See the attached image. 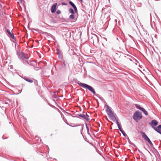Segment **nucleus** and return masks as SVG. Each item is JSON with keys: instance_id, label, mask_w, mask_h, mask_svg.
Listing matches in <instances>:
<instances>
[{"instance_id": "nucleus-1", "label": "nucleus", "mask_w": 161, "mask_h": 161, "mask_svg": "<svg viewBox=\"0 0 161 161\" xmlns=\"http://www.w3.org/2000/svg\"><path fill=\"white\" fill-rule=\"evenodd\" d=\"M75 82L84 88L88 90L93 94H95V90L91 86L84 83L80 82L77 79L75 80Z\"/></svg>"}, {"instance_id": "nucleus-35", "label": "nucleus", "mask_w": 161, "mask_h": 161, "mask_svg": "<svg viewBox=\"0 0 161 161\" xmlns=\"http://www.w3.org/2000/svg\"><path fill=\"white\" fill-rule=\"evenodd\" d=\"M35 85L36 86H37L38 85V83H37V81H36L35 82Z\"/></svg>"}, {"instance_id": "nucleus-11", "label": "nucleus", "mask_w": 161, "mask_h": 161, "mask_svg": "<svg viewBox=\"0 0 161 161\" xmlns=\"http://www.w3.org/2000/svg\"><path fill=\"white\" fill-rule=\"evenodd\" d=\"M69 4H70L71 6L73 8L74 10H75V12L77 13L78 10L77 7H76V5L74 4V3L71 1H69Z\"/></svg>"}, {"instance_id": "nucleus-32", "label": "nucleus", "mask_w": 161, "mask_h": 161, "mask_svg": "<svg viewBox=\"0 0 161 161\" xmlns=\"http://www.w3.org/2000/svg\"><path fill=\"white\" fill-rule=\"evenodd\" d=\"M61 5H62L66 6V5H68V4L67 3L63 2L61 3Z\"/></svg>"}, {"instance_id": "nucleus-44", "label": "nucleus", "mask_w": 161, "mask_h": 161, "mask_svg": "<svg viewBox=\"0 0 161 161\" xmlns=\"http://www.w3.org/2000/svg\"><path fill=\"white\" fill-rule=\"evenodd\" d=\"M133 18L134 19V23H135V22H136L135 19H134V18L133 16Z\"/></svg>"}, {"instance_id": "nucleus-50", "label": "nucleus", "mask_w": 161, "mask_h": 161, "mask_svg": "<svg viewBox=\"0 0 161 161\" xmlns=\"http://www.w3.org/2000/svg\"><path fill=\"white\" fill-rule=\"evenodd\" d=\"M65 123L68 125H69L68 123H67L65 121Z\"/></svg>"}, {"instance_id": "nucleus-15", "label": "nucleus", "mask_w": 161, "mask_h": 161, "mask_svg": "<svg viewBox=\"0 0 161 161\" xmlns=\"http://www.w3.org/2000/svg\"><path fill=\"white\" fill-rule=\"evenodd\" d=\"M83 8L85 9L87 11H89L90 10V6L89 5H86V6H83Z\"/></svg>"}, {"instance_id": "nucleus-37", "label": "nucleus", "mask_w": 161, "mask_h": 161, "mask_svg": "<svg viewBox=\"0 0 161 161\" xmlns=\"http://www.w3.org/2000/svg\"><path fill=\"white\" fill-rule=\"evenodd\" d=\"M66 113L69 115V116H72V115L71 114H70V113H68L67 112H66Z\"/></svg>"}, {"instance_id": "nucleus-33", "label": "nucleus", "mask_w": 161, "mask_h": 161, "mask_svg": "<svg viewBox=\"0 0 161 161\" xmlns=\"http://www.w3.org/2000/svg\"><path fill=\"white\" fill-rule=\"evenodd\" d=\"M61 13V11L59 10H58L56 12V13L58 14H60Z\"/></svg>"}, {"instance_id": "nucleus-59", "label": "nucleus", "mask_w": 161, "mask_h": 161, "mask_svg": "<svg viewBox=\"0 0 161 161\" xmlns=\"http://www.w3.org/2000/svg\"><path fill=\"white\" fill-rule=\"evenodd\" d=\"M133 1H134V2H135V1H134V0H133Z\"/></svg>"}, {"instance_id": "nucleus-13", "label": "nucleus", "mask_w": 161, "mask_h": 161, "mask_svg": "<svg viewBox=\"0 0 161 161\" xmlns=\"http://www.w3.org/2000/svg\"><path fill=\"white\" fill-rule=\"evenodd\" d=\"M4 103L6 104H8L9 105L11 102V100L8 98H6L4 101Z\"/></svg>"}, {"instance_id": "nucleus-14", "label": "nucleus", "mask_w": 161, "mask_h": 161, "mask_svg": "<svg viewBox=\"0 0 161 161\" xmlns=\"http://www.w3.org/2000/svg\"><path fill=\"white\" fill-rule=\"evenodd\" d=\"M69 11L70 13H71L72 14H75V13H77L75 12V10H74L72 8H69Z\"/></svg>"}, {"instance_id": "nucleus-18", "label": "nucleus", "mask_w": 161, "mask_h": 161, "mask_svg": "<svg viewBox=\"0 0 161 161\" xmlns=\"http://www.w3.org/2000/svg\"><path fill=\"white\" fill-rule=\"evenodd\" d=\"M23 79L25 80L26 81H27V82H29V83H32L33 82V80H31V79H29L28 78H25V77H24L23 78Z\"/></svg>"}, {"instance_id": "nucleus-52", "label": "nucleus", "mask_w": 161, "mask_h": 161, "mask_svg": "<svg viewBox=\"0 0 161 161\" xmlns=\"http://www.w3.org/2000/svg\"><path fill=\"white\" fill-rule=\"evenodd\" d=\"M32 62H33L34 64H36V63L34 61H32Z\"/></svg>"}, {"instance_id": "nucleus-26", "label": "nucleus", "mask_w": 161, "mask_h": 161, "mask_svg": "<svg viewBox=\"0 0 161 161\" xmlns=\"http://www.w3.org/2000/svg\"><path fill=\"white\" fill-rule=\"evenodd\" d=\"M21 61L23 62V63L25 64H28V62L27 60H25L24 58L23 59V60Z\"/></svg>"}, {"instance_id": "nucleus-31", "label": "nucleus", "mask_w": 161, "mask_h": 161, "mask_svg": "<svg viewBox=\"0 0 161 161\" xmlns=\"http://www.w3.org/2000/svg\"><path fill=\"white\" fill-rule=\"evenodd\" d=\"M117 126L119 130L122 129L121 128V125L120 124L117 125Z\"/></svg>"}, {"instance_id": "nucleus-42", "label": "nucleus", "mask_w": 161, "mask_h": 161, "mask_svg": "<svg viewBox=\"0 0 161 161\" xmlns=\"http://www.w3.org/2000/svg\"><path fill=\"white\" fill-rule=\"evenodd\" d=\"M150 19H151V20H152V18L151 17V14H150Z\"/></svg>"}, {"instance_id": "nucleus-39", "label": "nucleus", "mask_w": 161, "mask_h": 161, "mask_svg": "<svg viewBox=\"0 0 161 161\" xmlns=\"http://www.w3.org/2000/svg\"><path fill=\"white\" fill-rule=\"evenodd\" d=\"M157 132L161 135V131L158 130V132Z\"/></svg>"}, {"instance_id": "nucleus-5", "label": "nucleus", "mask_w": 161, "mask_h": 161, "mask_svg": "<svg viewBox=\"0 0 161 161\" xmlns=\"http://www.w3.org/2000/svg\"><path fill=\"white\" fill-rule=\"evenodd\" d=\"M140 133L142 137L144 138V139L147 141L149 143H150L152 142L149 139V137L147 136L145 132L141 131H140Z\"/></svg>"}, {"instance_id": "nucleus-48", "label": "nucleus", "mask_w": 161, "mask_h": 161, "mask_svg": "<svg viewBox=\"0 0 161 161\" xmlns=\"http://www.w3.org/2000/svg\"><path fill=\"white\" fill-rule=\"evenodd\" d=\"M144 148H145L146 150H147V151H148V150H147V149L145 147V146H144Z\"/></svg>"}, {"instance_id": "nucleus-2", "label": "nucleus", "mask_w": 161, "mask_h": 161, "mask_svg": "<svg viewBox=\"0 0 161 161\" xmlns=\"http://www.w3.org/2000/svg\"><path fill=\"white\" fill-rule=\"evenodd\" d=\"M105 106L106 107V111L107 113L108 117H109L111 120L114 122H115L116 120V119L113 112L108 105H106Z\"/></svg>"}, {"instance_id": "nucleus-12", "label": "nucleus", "mask_w": 161, "mask_h": 161, "mask_svg": "<svg viewBox=\"0 0 161 161\" xmlns=\"http://www.w3.org/2000/svg\"><path fill=\"white\" fill-rule=\"evenodd\" d=\"M92 37L93 38V39L94 42H95V43H98L99 39L98 37L96 35H94V36Z\"/></svg>"}, {"instance_id": "nucleus-40", "label": "nucleus", "mask_w": 161, "mask_h": 161, "mask_svg": "<svg viewBox=\"0 0 161 161\" xmlns=\"http://www.w3.org/2000/svg\"><path fill=\"white\" fill-rule=\"evenodd\" d=\"M52 22H53L54 24H55V23H56V21H54L53 20L52 21Z\"/></svg>"}, {"instance_id": "nucleus-46", "label": "nucleus", "mask_w": 161, "mask_h": 161, "mask_svg": "<svg viewBox=\"0 0 161 161\" xmlns=\"http://www.w3.org/2000/svg\"><path fill=\"white\" fill-rule=\"evenodd\" d=\"M104 9L103 8H102V10L101 11V12H102V13H103V11Z\"/></svg>"}, {"instance_id": "nucleus-47", "label": "nucleus", "mask_w": 161, "mask_h": 161, "mask_svg": "<svg viewBox=\"0 0 161 161\" xmlns=\"http://www.w3.org/2000/svg\"><path fill=\"white\" fill-rule=\"evenodd\" d=\"M19 2H20L21 3L22 2V0H19Z\"/></svg>"}, {"instance_id": "nucleus-56", "label": "nucleus", "mask_w": 161, "mask_h": 161, "mask_svg": "<svg viewBox=\"0 0 161 161\" xmlns=\"http://www.w3.org/2000/svg\"><path fill=\"white\" fill-rule=\"evenodd\" d=\"M133 64H135L134 62H133Z\"/></svg>"}, {"instance_id": "nucleus-6", "label": "nucleus", "mask_w": 161, "mask_h": 161, "mask_svg": "<svg viewBox=\"0 0 161 161\" xmlns=\"http://www.w3.org/2000/svg\"><path fill=\"white\" fill-rule=\"evenodd\" d=\"M149 124L150 125L152 128L155 130V129L156 128L155 126L158 125V122L156 120L153 119L152 120L151 122L149 123Z\"/></svg>"}, {"instance_id": "nucleus-49", "label": "nucleus", "mask_w": 161, "mask_h": 161, "mask_svg": "<svg viewBox=\"0 0 161 161\" xmlns=\"http://www.w3.org/2000/svg\"><path fill=\"white\" fill-rule=\"evenodd\" d=\"M132 59H133V57H131V62H133V60H132Z\"/></svg>"}, {"instance_id": "nucleus-30", "label": "nucleus", "mask_w": 161, "mask_h": 161, "mask_svg": "<svg viewBox=\"0 0 161 161\" xmlns=\"http://www.w3.org/2000/svg\"><path fill=\"white\" fill-rule=\"evenodd\" d=\"M6 31H7V33H8V34L9 35L12 33H11L10 30H9L8 29H7Z\"/></svg>"}, {"instance_id": "nucleus-38", "label": "nucleus", "mask_w": 161, "mask_h": 161, "mask_svg": "<svg viewBox=\"0 0 161 161\" xmlns=\"http://www.w3.org/2000/svg\"><path fill=\"white\" fill-rule=\"evenodd\" d=\"M149 144H150V145L152 147H153V143H152V142H151L150 143H149Z\"/></svg>"}, {"instance_id": "nucleus-55", "label": "nucleus", "mask_w": 161, "mask_h": 161, "mask_svg": "<svg viewBox=\"0 0 161 161\" xmlns=\"http://www.w3.org/2000/svg\"><path fill=\"white\" fill-rule=\"evenodd\" d=\"M83 11L85 12V13H86V12L84 10H83Z\"/></svg>"}, {"instance_id": "nucleus-19", "label": "nucleus", "mask_w": 161, "mask_h": 161, "mask_svg": "<svg viewBox=\"0 0 161 161\" xmlns=\"http://www.w3.org/2000/svg\"><path fill=\"white\" fill-rule=\"evenodd\" d=\"M133 84L134 86H135L137 85V82H135L133 80L131 79V84Z\"/></svg>"}, {"instance_id": "nucleus-51", "label": "nucleus", "mask_w": 161, "mask_h": 161, "mask_svg": "<svg viewBox=\"0 0 161 161\" xmlns=\"http://www.w3.org/2000/svg\"><path fill=\"white\" fill-rule=\"evenodd\" d=\"M59 97H63V96H58Z\"/></svg>"}, {"instance_id": "nucleus-24", "label": "nucleus", "mask_w": 161, "mask_h": 161, "mask_svg": "<svg viewBox=\"0 0 161 161\" xmlns=\"http://www.w3.org/2000/svg\"><path fill=\"white\" fill-rule=\"evenodd\" d=\"M12 39L16 41L15 37L14 36V35L13 34L11 33L9 35Z\"/></svg>"}, {"instance_id": "nucleus-9", "label": "nucleus", "mask_w": 161, "mask_h": 161, "mask_svg": "<svg viewBox=\"0 0 161 161\" xmlns=\"http://www.w3.org/2000/svg\"><path fill=\"white\" fill-rule=\"evenodd\" d=\"M56 53L58 55V58L60 60H63V55L62 53L61 52L59 49L57 48L56 49Z\"/></svg>"}, {"instance_id": "nucleus-54", "label": "nucleus", "mask_w": 161, "mask_h": 161, "mask_svg": "<svg viewBox=\"0 0 161 161\" xmlns=\"http://www.w3.org/2000/svg\"><path fill=\"white\" fill-rule=\"evenodd\" d=\"M131 145H134V144L133 143H132V142H131Z\"/></svg>"}, {"instance_id": "nucleus-34", "label": "nucleus", "mask_w": 161, "mask_h": 161, "mask_svg": "<svg viewBox=\"0 0 161 161\" xmlns=\"http://www.w3.org/2000/svg\"><path fill=\"white\" fill-rule=\"evenodd\" d=\"M72 117H73V118H78L79 119H80V118H79V117H78V116H72Z\"/></svg>"}, {"instance_id": "nucleus-53", "label": "nucleus", "mask_w": 161, "mask_h": 161, "mask_svg": "<svg viewBox=\"0 0 161 161\" xmlns=\"http://www.w3.org/2000/svg\"><path fill=\"white\" fill-rule=\"evenodd\" d=\"M81 2H83V0H80Z\"/></svg>"}, {"instance_id": "nucleus-58", "label": "nucleus", "mask_w": 161, "mask_h": 161, "mask_svg": "<svg viewBox=\"0 0 161 161\" xmlns=\"http://www.w3.org/2000/svg\"><path fill=\"white\" fill-rule=\"evenodd\" d=\"M132 87H133V89H134V86H132Z\"/></svg>"}, {"instance_id": "nucleus-29", "label": "nucleus", "mask_w": 161, "mask_h": 161, "mask_svg": "<svg viewBox=\"0 0 161 161\" xmlns=\"http://www.w3.org/2000/svg\"><path fill=\"white\" fill-rule=\"evenodd\" d=\"M80 125L81 126V128L80 129V132H81V133L82 134V131L83 130V129L84 125H78V126H80Z\"/></svg>"}, {"instance_id": "nucleus-23", "label": "nucleus", "mask_w": 161, "mask_h": 161, "mask_svg": "<svg viewBox=\"0 0 161 161\" xmlns=\"http://www.w3.org/2000/svg\"><path fill=\"white\" fill-rule=\"evenodd\" d=\"M120 131L122 133V134L124 136L126 137V136H127V135L122 129L120 130Z\"/></svg>"}, {"instance_id": "nucleus-22", "label": "nucleus", "mask_w": 161, "mask_h": 161, "mask_svg": "<svg viewBox=\"0 0 161 161\" xmlns=\"http://www.w3.org/2000/svg\"><path fill=\"white\" fill-rule=\"evenodd\" d=\"M69 18L70 19L74 20L75 19V16L74 14H72L69 16Z\"/></svg>"}, {"instance_id": "nucleus-45", "label": "nucleus", "mask_w": 161, "mask_h": 161, "mask_svg": "<svg viewBox=\"0 0 161 161\" xmlns=\"http://www.w3.org/2000/svg\"><path fill=\"white\" fill-rule=\"evenodd\" d=\"M70 126H71V127H76L77 126H72V125H69Z\"/></svg>"}, {"instance_id": "nucleus-7", "label": "nucleus", "mask_w": 161, "mask_h": 161, "mask_svg": "<svg viewBox=\"0 0 161 161\" xmlns=\"http://www.w3.org/2000/svg\"><path fill=\"white\" fill-rule=\"evenodd\" d=\"M78 115L83 119H86L87 121L89 122V116L87 114V113H86V115L83 114H78Z\"/></svg>"}, {"instance_id": "nucleus-10", "label": "nucleus", "mask_w": 161, "mask_h": 161, "mask_svg": "<svg viewBox=\"0 0 161 161\" xmlns=\"http://www.w3.org/2000/svg\"><path fill=\"white\" fill-rule=\"evenodd\" d=\"M62 60L63 61V63H61L58 67V69L60 70L64 69L66 67L64 60L63 59Z\"/></svg>"}, {"instance_id": "nucleus-3", "label": "nucleus", "mask_w": 161, "mask_h": 161, "mask_svg": "<svg viewBox=\"0 0 161 161\" xmlns=\"http://www.w3.org/2000/svg\"><path fill=\"white\" fill-rule=\"evenodd\" d=\"M133 119L136 122H138L142 118V113L138 110L136 111L133 115Z\"/></svg>"}, {"instance_id": "nucleus-16", "label": "nucleus", "mask_w": 161, "mask_h": 161, "mask_svg": "<svg viewBox=\"0 0 161 161\" xmlns=\"http://www.w3.org/2000/svg\"><path fill=\"white\" fill-rule=\"evenodd\" d=\"M141 110L146 115H148V114L147 112L144 108H143Z\"/></svg>"}, {"instance_id": "nucleus-20", "label": "nucleus", "mask_w": 161, "mask_h": 161, "mask_svg": "<svg viewBox=\"0 0 161 161\" xmlns=\"http://www.w3.org/2000/svg\"><path fill=\"white\" fill-rule=\"evenodd\" d=\"M135 106L137 108L140 110L143 108V107H141V106L139 104H135Z\"/></svg>"}, {"instance_id": "nucleus-8", "label": "nucleus", "mask_w": 161, "mask_h": 161, "mask_svg": "<svg viewBox=\"0 0 161 161\" xmlns=\"http://www.w3.org/2000/svg\"><path fill=\"white\" fill-rule=\"evenodd\" d=\"M57 3H55L52 6L51 8V11L52 13H54L56 12L57 9Z\"/></svg>"}, {"instance_id": "nucleus-4", "label": "nucleus", "mask_w": 161, "mask_h": 161, "mask_svg": "<svg viewBox=\"0 0 161 161\" xmlns=\"http://www.w3.org/2000/svg\"><path fill=\"white\" fill-rule=\"evenodd\" d=\"M17 55L18 58L20 61L23 60V58L28 59L29 58L28 57H26L25 56L24 53L22 51H17Z\"/></svg>"}, {"instance_id": "nucleus-25", "label": "nucleus", "mask_w": 161, "mask_h": 161, "mask_svg": "<svg viewBox=\"0 0 161 161\" xmlns=\"http://www.w3.org/2000/svg\"><path fill=\"white\" fill-rule=\"evenodd\" d=\"M47 35L49 36H50V37H51V38H52L54 40V36H53V35H52V34H51L50 33H46Z\"/></svg>"}, {"instance_id": "nucleus-57", "label": "nucleus", "mask_w": 161, "mask_h": 161, "mask_svg": "<svg viewBox=\"0 0 161 161\" xmlns=\"http://www.w3.org/2000/svg\"><path fill=\"white\" fill-rule=\"evenodd\" d=\"M0 5L1 6V7H2V5L0 3Z\"/></svg>"}, {"instance_id": "nucleus-36", "label": "nucleus", "mask_w": 161, "mask_h": 161, "mask_svg": "<svg viewBox=\"0 0 161 161\" xmlns=\"http://www.w3.org/2000/svg\"><path fill=\"white\" fill-rule=\"evenodd\" d=\"M116 123L117 125H119V124H120L119 123V122H118V121L117 120H116Z\"/></svg>"}, {"instance_id": "nucleus-28", "label": "nucleus", "mask_w": 161, "mask_h": 161, "mask_svg": "<svg viewBox=\"0 0 161 161\" xmlns=\"http://www.w3.org/2000/svg\"><path fill=\"white\" fill-rule=\"evenodd\" d=\"M125 137L128 140L129 144H131V141H130L129 137L127 135V136H126V137Z\"/></svg>"}, {"instance_id": "nucleus-43", "label": "nucleus", "mask_w": 161, "mask_h": 161, "mask_svg": "<svg viewBox=\"0 0 161 161\" xmlns=\"http://www.w3.org/2000/svg\"><path fill=\"white\" fill-rule=\"evenodd\" d=\"M2 138L4 140V139H7V138H4V137H3V136H2Z\"/></svg>"}, {"instance_id": "nucleus-21", "label": "nucleus", "mask_w": 161, "mask_h": 161, "mask_svg": "<svg viewBox=\"0 0 161 161\" xmlns=\"http://www.w3.org/2000/svg\"><path fill=\"white\" fill-rule=\"evenodd\" d=\"M85 125H86V130L87 131V134L90 136V133L89 132V128L88 127L87 124L86 123H85Z\"/></svg>"}, {"instance_id": "nucleus-27", "label": "nucleus", "mask_w": 161, "mask_h": 161, "mask_svg": "<svg viewBox=\"0 0 161 161\" xmlns=\"http://www.w3.org/2000/svg\"><path fill=\"white\" fill-rule=\"evenodd\" d=\"M94 94L95 96L99 98L101 100H103V97L98 96V95L96 93L95 91V94Z\"/></svg>"}, {"instance_id": "nucleus-17", "label": "nucleus", "mask_w": 161, "mask_h": 161, "mask_svg": "<svg viewBox=\"0 0 161 161\" xmlns=\"http://www.w3.org/2000/svg\"><path fill=\"white\" fill-rule=\"evenodd\" d=\"M155 131L158 132V130L161 131V125H158L156 129H155Z\"/></svg>"}, {"instance_id": "nucleus-41", "label": "nucleus", "mask_w": 161, "mask_h": 161, "mask_svg": "<svg viewBox=\"0 0 161 161\" xmlns=\"http://www.w3.org/2000/svg\"><path fill=\"white\" fill-rule=\"evenodd\" d=\"M38 68V67H35V69L36 70H38V69H37Z\"/></svg>"}]
</instances>
